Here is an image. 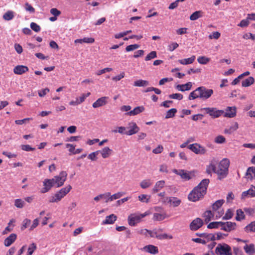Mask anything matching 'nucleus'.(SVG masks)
<instances>
[{"label":"nucleus","mask_w":255,"mask_h":255,"mask_svg":"<svg viewBox=\"0 0 255 255\" xmlns=\"http://www.w3.org/2000/svg\"><path fill=\"white\" fill-rule=\"evenodd\" d=\"M229 165L230 161L228 158L223 159L219 163H217L216 161H212L207 166L206 172L208 174H210L213 172L217 174L218 180H222L228 174Z\"/></svg>","instance_id":"1"},{"label":"nucleus","mask_w":255,"mask_h":255,"mask_svg":"<svg viewBox=\"0 0 255 255\" xmlns=\"http://www.w3.org/2000/svg\"><path fill=\"white\" fill-rule=\"evenodd\" d=\"M210 183L209 179H204L195 187L188 195V199L196 202L203 198L207 193V189Z\"/></svg>","instance_id":"2"},{"label":"nucleus","mask_w":255,"mask_h":255,"mask_svg":"<svg viewBox=\"0 0 255 255\" xmlns=\"http://www.w3.org/2000/svg\"><path fill=\"white\" fill-rule=\"evenodd\" d=\"M213 94V90L212 89H207L205 87L201 86L190 93L188 99L192 100L199 98L205 101L209 99Z\"/></svg>","instance_id":"3"},{"label":"nucleus","mask_w":255,"mask_h":255,"mask_svg":"<svg viewBox=\"0 0 255 255\" xmlns=\"http://www.w3.org/2000/svg\"><path fill=\"white\" fill-rule=\"evenodd\" d=\"M72 187L71 185H68L65 188L60 189L56 192L54 196L51 197L49 202L54 203L60 201L68 192H70Z\"/></svg>","instance_id":"4"},{"label":"nucleus","mask_w":255,"mask_h":255,"mask_svg":"<svg viewBox=\"0 0 255 255\" xmlns=\"http://www.w3.org/2000/svg\"><path fill=\"white\" fill-rule=\"evenodd\" d=\"M218 255H232L231 248L226 244H219L215 249Z\"/></svg>","instance_id":"5"},{"label":"nucleus","mask_w":255,"mask_h":255,"mask_svg":"<svg viewBox=\"0 0 255 255\" xmlns=\"http://www.w3.org/2000/svg\"><path fill=\"white\" fill-rule=\"evenodd\" d=\"M67 174L65 171H61L58 176H56L51 179L53 181L54 185L57 187L62 186L66 180Z\"/></svg>","instance_id":"6"},{"label":"nucleus","mask_w":255,"mask_h":255,"mask_svg":"<svg viewBox=\"0 0 255 255\" xmlns=\"http://www.w3.org/2000/svg\"><path fill=\"white\" fill-rule=\"evenodd\" d=\"M202 110L205 111L206 114H209L213 118H217L224 113V111L217 110L216 108H204Z\"/></svg>","instance_id":"7"},{"label":"nucleus","mask_w":255,"mask_h":255,"mask_svg":"<svg viewBox=\"0 0 255 255\" xmlns=\"http://www.w3.org/2000/svg\"><path fill=\"white\" fill-rule=\"evenodd\" d=\"M146 215V213L141 214H133L130 215L128 217L129 225L132 226H135L136 223L140 222L141 218L144 217Z\"/></svg>","instance_id":"8"},{"label":"nucleus","mask_w":255,"mask_h":255,"mask_svg":"<svg viewBox=\"0 0 255 255\" xmlns=\"http://www.w3.org/2000/svg\"><path fill=\"white\" fill-rule=\"evenodd\" d=\"M173 172L180 176L182 179L185 181H188L191 179L192 178V176L193 175L191 172L183 169L177 170L174 169L173 170Z\"/></svg>","instance_id":"9"},{"label":"nucleus","mask_w":255,"mask_h":255,"mask_svg":"<svg viewBox=\"0 0 255 255\" xmlns=\"http://www.w3.org/2000/svg\"><path fill=\"white\" fill-rule=\"evenodd\" d=\"M188 148L197 154H204L206 152V149L200 144L197 143L190 144L188 146Z\"/></svg>","instance_id":"10"},{"label":"nucleus","mask_w":255,"mask_h":255,"mask_svg":"<svg viewBox=\"0 0 255 255\" xmlns=\"http://www.w3.org/2000/svg\"><path fill=\"white\" fill-rule=\"evenodd\" d=\"M222 224H221V229L227 232H230L232 231L235 230L237 227V224L235 222H222Z\"/></svg>","instance_id":"11"},{"label":"nucleus","mask_w":255,"mask_h":255,"mask_svg":"<svg viewBox=\"0 0 255 255\" xmlns=\"http://www.w3.org/2000/svg\"><path fill=\"white\" fill-rule=\"evenodd\" d=\"M203 221L200 218L194 219L190 225V229L192 231H196L203 225Z\"/></svg>","instance_id":"12"},{"label":"nucleus","mask_w":255,"mask_h":255,"mask_svg":"<svg viewBox=\"0 0 255 255\" xmlns=\"http://www.w3.org/2000/svg\"><path fill=\"white\" fill-rule=\"evenodd\" d=\"M43 186H44L41 189V193H45L50 190L53 186H55L53 183V181L51 179H45L43 182Z\"/></svg>","instance_id":"13"},{"label":"nucleus","mask_w":255,"mask_h":255,"mask_svg":"<svg viewBox=\"0 0 255 255\" xmlns=\"http://www.w3.org/2000/svg\"><path fill=\"white\" fill-rule=\"evenodd\" d=\"M128 125L130 129L128 131L125 132V134L127 135H133L137 133L139 130V128L137 127L135 123L131 122L129 123Z\"/></svg>","instance_id":"14"},{"label":"nucleus","mask_w":255,"mask_h":255,"mask_svg":"<svg viewBox=\"0 0 255 255\" xmlns=\"http://www.w3.org/2000/svg\"><path fill=\"white\" fill-rule=\"evenodd\" d=\"M226 112L223 114L224 117L234 118L236 115V108L235 107H228Z\"/></svg>","instance_id":"15"},{"label":"nucleus","mask_w":255,"mask_h":255,"mask_svg":"<svg viewBox=\"0 0 255 255\" xmlns=\"http://www.w3.org/2000/svg\"><path fill=\"white\" fill-rule=\"evenodd\" d=\"M255 196V186L252 185L247 191H244L242 194V199L247 197H254Z\"/></svg>","instance_id":"16"},{"label":"nucleus","mask_w":255,"mask_h":255,"mask_svg":"<svg viewBox=\"0 0 255 255\" xmlns=\"http://www.w3.org/2000/svg\"><path fill=\"white\" fill-rule=\"evenodd\" d=\"M28 71V68L24 65H18L13 69V72L18 75H21Z\"/></svg>","instance_id":"17"},{"label":"nucleus","mask_w":255,"mask_h":255,"mask_svg":"<svg viewBox=\"0 0 255 255\" xmlns=\"http://www.w3.org/2000/svg\"><path fill=\"white\" fill-rule=\"evenodd\" d=\"M108 99L107 97H103L98 99L96 102L93 104V107L97 108L99 107L103 106L107 104L106 100Z\"/></svg>","instance_id":"18"},{"label":"nucleus","mask_w":255,"mask_h":255,"mask_svg":"<svg viewBox=\"0 0 255 255\" xmlns=\"http://www.w3.org/2000/svg\"><path fill=\"white\" fill-rule=\"evenodd\" d=\"M17 236L15 234H11L4 241V245L6 247L10 246L16 240Z\"/></svg>","instance_id":"19"},{"label":"nucleus","mask_w":255,"mask_h":255,"mask_svg":"<svg viewBox=\"0 0 255 255\" xmlns=\"http://www.w3.org/2000/svg\"><path fill=\"white\" fill-rule=\"evenodd\" d=\"M144 110V108L143 106H138L136 107L133 110H131L128 112L126 115L131 116H135L140 114V113L143 112Z\"/></svg>","instance_id":"20"},{"label":"nucleus","mask_w":255,"mask_h":255,"mask_svg":"<svg viewBox=\"0 0 255 255\" xmlns=\"http://www.w3.org/2000/svg\"><path fill=\"white\" fill-rule=\"evenodd\" d=\"M102 155L104 158H106L109 157L112 153V150L109 147H105L102 150H98Z\"/></svg>","instance_id":"21"},{"label":"nucleus","mask_w":255,"mask_h":255,"mask_svg":"<svg viewBox=\"0 0 255 255\" xmlns=\"http://www.w3.org/2000/svg\"><path fill=\"white\" fill-rule=\"evenodd\" d=\"M143 250L147 253H150L151 254H156L158 253V248L153 245H147L143 248Z\"/></svg>","instance_id":"22"},{"label":"nucleus","mask_w":255,"mask_h":255,"mask_svg":"<svg viewBox=\"0 0 255 255\" xmlns=\"http://www.w3.org/2000/svg\"><path fill=\"white\" fill-rule=\"evenodd\" d=\"M192 86L191 82H188L185 84L178 85L176 86V89L180 91L184 92L185 91L190 90Z\"/></svg>","instance_id":"23"},{"label":"nucleus","mask_w":255,"mask_h":255,"mask_svg":"<svg viewBox=\"0 0 255 255\" xmlns=\"http://www.w3.org/2000/svg\"><path fill=\"white\" fill-rule=\"evenodd\" d=\"M117 220V216L114 214H111L106 217V219L102 222L103 225L112 224Z\"/></svg>","instance_id":"24"},{"label":"nucleus","mask_w":255,"mask_h":255,"mask_svg":"<svg viewBox=\"0 0 255 255\" xmlns=\"http://www.w3.org/2000/svg\"><path fill=\"white\" fill-rule=\"evenodd\" d=\"M95 41V39L92 37H84L82 39H77L75 40L74 42L75 43H93Z\"/></svg>","instance_id":"25"},{"label":"nucleus","mask_w":255,"mask_h":255,"mask_svg":"<svg viewBox=\"0 0 255 255\" xmlns=\"http://www.w3.org/2000/svg\"><path fill=\"white\" fill-rule=\"evenodd\" d=\"M164 185L165 181L164 180H160L157 182L152 189V192L154 193L157 192L164 186Z\"/></svg>","instance_id":"26"},{"label":"nucleus","mask_w":255,"mask_h":255,"mask_svg":"<svg viewBox=\"0 0 255 255\" xmlns=\"http://www.w3.org/2000/svg\"><path fill=\"white\" fill-rule=\"evenodd\" d=\"M167 199H168V202L172 204L174 207H178L181 203V200L175 197L167 198Z\"/></svg>","instance_id":"27"},{"label":"nucleus","mask_w":255,"mask_h":255,"mask_svg":"<svg viewBox=\"0 0 255 255\" xmlns=\"http://www.w3.org/2000/svg\"><path fill=\"white\" fill-rule=\"evenodd\" d=\"M246 176L248 178L252 180L253 179L255 178V167H250L248 168Z\"/></svg>","instance_id":"28"},{"label":"nucleus","mask_w":255,"mask_h":255,"mask_svg":"<svg viewBox=\"0 0 255 255\" xmlns=\"http://www.w3.org/2000/svg\"><path fill=\"white\" fill-rule=\"evenodd\" d=\"M244 249L246 253L249 255L255 253V246L254 244L246 245L244 247Z\"/></svg>","instance_id":"29"},{"label":"nucleus","mask_w":255,"mask_h":255,"mask_svg":"<svg viewBox=\"0 0 255 255\" xmlns=\"http://www.w3.org/2000/svg\"><path fill=\"white\" fill-rule=\"evenodd\" d=\"M195 56L193 55L188 58L179 60L178 62L183 65H188L192 63L195 61Z\"/></svg>","instance_id":"30"},{"label":"nucleus","mask_w":255,"mask_h":255,"mask_svg":"<svg viewBox=\"0 0 255 255\" xmlns=\"http://www.w3.org/2000/svg\"><path fill=\"white\" fill-rule=\"evenodd\" d=\"M203 12L201 10L196 11L190 16L191 20H196L200 17H202Z\"/></svg>","instance_id":"31"},{"label":"nucleus","mask_w":255,"mask_h":255,"mask_svg":"<svg viewBox=\"0 0 255 255\" xmlns=\"http://www.w3.org/2000/svg\"><path fill=\"white\" fill-rule=\"evenodd\" d=\"M254 78L253 77H249L247 79L242 81V85L243 87H249L254 84Z\"/></svg>","instance_id":"32"},{"label":"nucleus","mask_w":255,"mask_h":255,"mask_svg":"<svg viewBox=\"0 0 255 255\" xmlns=\"http://www.w3.org/2000/svg\"><path fill=\"white\" fill-rule=\"evenodd\" d=\"M239 128L238 123H234L229 128H226L225 129V133L231 134L234 131H236Z\"/></svg>","instance_id":"33"},{"label":"nucleus","mask_w":255,"mask_h":255,"mask_svg":"<svg viewBox=\"0 0 255 255\" xmlns=\"http://www.w3.org/2000/svg\"><path fill=\"white\" fill-rule=\"evenodd\" d=\"M149 85V82L146 80H138L134 82L133 85L136 87H145Z\"/></svg>","instance_id":"34"},{"label":"nucleus","mask_w":255,"mask_h":255,"mask_svg":"<svg viewBox=\"0 0 255 255\" xmlns=\"http://www.w3.org/2000/svg\"><path fill=\"white\" fill-rule=\"evenodd\" d=\"M245 216L244 212L242 209H239L236 211V220L238 221H240L242 220L245 219Z\"/></svg>","instance_id":"35"},{"label":"nucleus","mask_w":255,"mask_h":255,"mask_svg":"<svg viewBox=\"0 0 255 255\" xmlns=\"http://www.w3.org/2000/svg\"><path fill=\"white\" fill-rule=\"evenodd\" d=\"M224 202V200L223 199L218 200L216 201L214 204H212V207L213 210H217L219 208H220L222 206Z\"/></svg>","instance_id":"36"},{"label":"nucleus","mask_w":255,"mask_h":255,"mask_svg":"<svg viewBox=\"0 0 255 255\" xmlns=\"http://www.w3.org/2000/svg\"><path fill=\"white\" fill-rule=\"evenodd\" d=\"M214 214L211 211H206L204 213V217L205 218V221L207 223L211 221V218L213 217Z\"/></svg>","instance_id":"37"},{"label":"nucleus","mask_w":255,"mask_h":255,"mask_svg":"<svg viewBox=\"0 0 255 255\" xmlns=\"http://www.w3.org/2000/svg\"><path fill=\"white\" fill-rule=\"evenodd\" d=\"M177 110L176 109L172 108L168 110L166 114L165 119H169L173 118L175 116V114L177 113Z\"/></svg>","instance_id":"38"},{"label":"nucleus","mask_w":255,"mask_h":255,"mask_svg":"<svg viewBox=\"0 0 255 255\" xmlns=\"http://www.w3.org/2000/svg\"><path fill=\"white\" fill-rule=\"evenodd\" d=\"M245 231L247 233L249 232H255V221L247 225L245 228Z\"/></svg>","instance_id":"39"},{"label":"nucleus","mask_w":255,"mask_h":255,"mask_svg":"<svg viewBox=\"0 0 255 255\" xmlns=\"http://www.w3.org/2000/svg\"><path fill=\"white\" fill-rule=\"evenodd\" d=\"M234 213L232 209H229L227 210L225 216L222 218L223 220H228L232 218Z\"/></svg>","instance_id":"40"},{"label":"nucleus","mask_w":255,"mask_h":255,"mask_svg":"<svg viewBox=\"0 0 255 255\" xmlns=\"http://www.w3.org/2000/svg\"><path fill=\"white\" fill-rule=\"evenodd\" d=\"M222 222H213L209 224L207 226L208 229H217L221 227Z\"/></svg>","instance_id":"41"},{"label":"nucleus","mask_w":255,"mask_h":255,"mask_svg":"<svg viewBox=\"0 0 255 255\" xmlns=\"http://www.w3.org/2000/svg\"><path fill=\"white\" fill-rule=\"evenodd\" d=\"M123 195V194L121 192H118L115 194H113V195H110V197H109L108 199H107L106 202H108L109 201H112L114 200H116L117 199L120 198Z\"/></svg>","instance_id":"42"},{"label":"nucleus","mask_w":255,"mask_h":255,"mask_svg":"<svg viewBox=\"0 0 255 255\" xmlns=\"http://www.w3.org/2000/svg\"><path fill=\"white\" fill-rule=\"evenodd\" d=\"M14 17L13 12L12 11H8L3 15V18L6 20H10Z\"/></svg>","instance_id":"43"},{"label":"nucleus","mask_w":255,"mask_h":255,"mask_svg":"<svg viewBox=\"0 0 255 255\" xmlns=\"http://www.w3.org/2000/svg\"><path fill=\"white\" fill-rule=\"evenodd\" d=\"M151 184L152 183L150 180H144L141 182L140 186L143 189H146L149 187Z\"/></svg>","instance_id":"44"},{"label":"nucleus","mask_w":255,"mask_h":255,"mask_svg":"<svg viewBox=\"0 0 255 255\" xmlns=\"http://www.w3.org/2000/svg\"><path fill=\"white\" fill-rule=\"evenodd\" d=\"M210 59L205 56H200L198 58V62L201 64H206L210 61Z\"/></svg>","instance_id":"45"},{"label":"nucleus","mask_w":255,"mask_h":255,"mask_svg":"<svg viewBox=\"0 0 255 255\" xmlns=\"http://www.w3.org/2000/svg\"><path fill=\"white\" fill-rule=\"evenodd\" d=\"M138 199L142 202L148 203L150 199V196L145 194H141L138 197Z\"/></svg>","instance_id":"46"},{"label":"nucleus","mask_w":255,"mask_h":255,"mask_svg":"<svg viewBox=\"0 0 255 255\" xmlns=\"http://www.w3.org/2000/svg\"><path fill=\"white\" fill-rule=\"evenodd\" d=\"M25 205L24 201H22L20 199H17L15 200L14 205L18 208H22Z\"/></svg>","instance_id":"47"},{"label":"nucleus","mask_w":255,"mask_h":255,"mask_svg":"<svg viewBox=\"0 0 255 255\" xmlns=\"http://www.w3.org/2000/svg\"><path fill=\"white\" fill-rule=\"evenodd\" d=\"M157 57V53L155 51L150 52L145 58V61H148Z\"/></svg>","instance_id":"48"},{"label":"nucleus","mask_w":255,"mask_h":255,"mask_svg":"<svg viewBox=\"0 0 255 255\" xmlns=\"http://www.w3.org/2000/svg\"><path fill=\"white\" fill-rule=\"evenodd\" d=\"M139 47V45L138 44H131V45L127 46L126 48V50L127 52H129V51H131L135 50V49L138 48Z\"/></svg>","instance_id":"49"},{"label":"nucleus","mask_w":255,"mask_h":255,"mask_svg":"<svg viewBox=\"0 0 255 255\" xmlns=\"http://www.w3.org/2000/svg\"><path fill=\"white\" fill-rule=\"evenodd\" d=\"M99 153V151L98 150L93 152H92L91 153L89 154L88 156V158L89 159H91L92 161H95L97 160V156Z\"/></svg>","instance_id":"50"},{"label":"nucleus","mask_w":255,"mask_h":255,"mask_svg":"<svg viewBox=\"0 0 255 255\" xmlns=\"http://www.w3.org/2000/svg\"><path fill=\"white\" fill-rule=\"evenodd\" d=\"M183 95L180 93L172 94L169 95V98L170 99H177L181 100L183 99Z\"/></svg>","instance_id":"51"},{"label":"nucleus","mask_w":255,"mask_h":255,"mask_svg":"<svg viewBox=\"0 0 255 255\" xmlns=\"http://www.w3.org/2000/svg\"><path fill=\"white\" fill-rule=\"evenodd\" d=\"M30 28L35 32H38L40 31V27L37 23L35 22H31L30 23Z\"/></svg>","instance_id":"52"},{"label":"nucleus","mask_w":255,"mask_h":255,"mask_svg":"<svg viewBox=\"0 0 255 255\" xmlns=\"http://www.w3.org/2000/svg\"><path fill=\"white\" fill-rule=\"evenodd\" d=\"M31 223V221L29 219H25L23 221L22 225L21 227V230L25 229Z\"/></svg>","instance_id":"53"},{"label":"nucleus","mask_w":255,"mask_h":255,"mask_svg":"<svg viewBox=\"0 0 255 255\" xmlns=\"http://www.w3.org/2000/svg\"><path fill=\"white\" fill-rule=\"evenodd\" d=\"M249 20L248 19V17L245 19H243L241 20L240 23L238 24V26H240L241 27H247L249 24Z\"/></svg>","instance_id":"54"},{"label":"nucleus","mask_w":255,"mask_h":255,"mask_svg":"<svg viewBox=\"0 0 255 255\" xmlns=\"http://www.w3.org/2000/svg\"><path fill=\"white\" fill-rule=\"evenodd\" d=\"M172 236L168 235L167 234H158L157 237V239L159 240H164L167 239H172Z\"/></svg>","instance_id":"55"},{"label":"nucleus","mask_w":255,"mask_h":255,"mask_svg":"<svg viewBox=\"0 0 255 255\" xmlns=\"http://www.w3.org/2000/svg\"><path fill=\"white\" fill-rule=\"evenodd\" d=\"M179 45L176 42H172L168 46V50L170 51H172L178 47Z\"/></svg>","instance_id":"56"},{"label":"nucleus","mask_w":255,"mask_h":255,"mask_svg":"<svg viewBox=\"0 0 255 255\" xmlns=\"http://www.w3.org/2000/svg\"><path fill=\"white\" fill-rule=\"evenodd\" d=\"M225 138L223 136L218 135L216 137L215 141L216 143L221 144L225 142Z\"/></svg>","instance_id":"57"},{"label":"nucleus","mask_w":255,"mask_h":255,"mask_svg":"<svg viewBox=\"0 0 255 255\" xmlns=\"http://www.w3.org/2000/svg\"><path fill=\"white\" fill-rule=\"evenodd\" d=\"M49 92V89L48 88H46L44 89L38 91V95L40 97H44L48 92Z\"/></svg>","instance_id":"58"},{"label":"nucleus","mask_w":255,"mask_h":255,"mask_svg":"<svg viewBox=\"0 0 255 255\" xmlns=\"http://www.w3.org/2000/svg\"><path fill=\"white\" fill-rule=\"evenodd\" d=\"M21 149L24 151H29L35 150L34 148L31 147L29 145H21Z\"/></svg>","instance_id":"59"},{"label":"nucleus","mask_w":255,"mask_h":255,"mask_svg":"<svg viewBox=\"0 0 255 255\" xmlns=\"http://www.w3.org/2000/svg\"><path fill=\"white\" fill-rule=\"evenodd\" d=\"M112 70V69L111 68H106L103 69L99 70L97 72L96 74L97 75H101L106 72H110Z\"/></svg>","instance_id":"60"},{"label":"nucleus","mask_w":255,"mask_h":255,"mask_svg":"<svg viewBox=\"0 0 255 255\" xmlns=\"http://www.w3.org/2000/svg\"><path fill=\"white\" fill-rule=\"evenodd\" d=\"M25 8L26 10L29 11L30 13L35 12V9L27 2L25 4Z\"/></svg>","instance_id":"61"},{"label":"nucleus","mask_w":255,"mask_h":255,"mask_svg":"<svg viewBox=\"0 0 255 255\" xmlns=\"http://www.w3.org/2000/svg\"><path fill=\"white\" fill-rule=\"evenodd\" d=\"M90 95V93H88L87 94H83L81 97H79V99H78V101L77 102V104H80L82 102H83L85 99L88 97Z\"/></svg>","instance_id":"62"},{"label":"nucleus","mask_w":255,"mask_h":255,"mask_svg":"<svg viewBox=\"0 0 255 255\" xmlns=\"http://www.w3.org/2000/svg\"><path fill=\"white\" fill-rule=\"evenodd\" d=\"M221 35V34L220 32L216 31L212 33V35H210L209 36V37L210 39H218Z\"/></svg>","instance_id":"63"},{"label":"nucleus","mask_w":255,"mask_h":255,"mask_svg":"<svg viewBox=\"0 0 255 255\" xmlns=\"http://www.w3.org/2000/svg\"><path fill=\"white\" fill-rule=\"evenodd\" d=\"M50 13L55 16H57L61 14L60 11L56 8H52L50 9Z\"/></svg>","instance_id":"64"}]
</instances>
